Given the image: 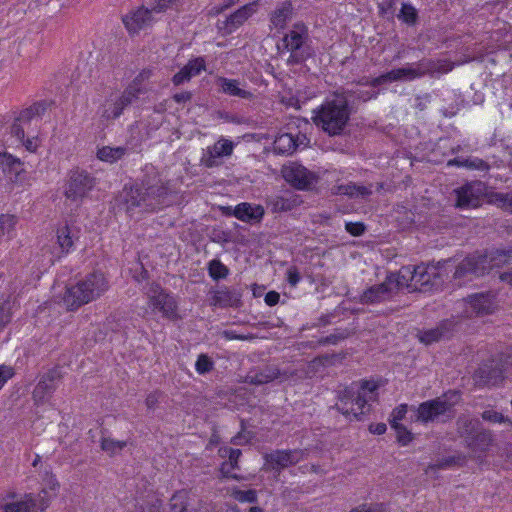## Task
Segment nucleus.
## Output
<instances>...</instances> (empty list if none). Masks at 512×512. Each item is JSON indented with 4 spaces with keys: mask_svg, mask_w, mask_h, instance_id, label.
<instances>
[{
    "mask_svg": "<svg viewBox=\"0 0 512 512\" xmlns=\"http://www.w3.org/2000/svg\"><path fill=\"white\" fill-rule=\"evenodd\" d=\"M171 191L154 170L147 171L141 178L125 184L114 197L112 209L114 213L125 212L129 216L134 213L156 212L172 204Z\"/></svg>",
    "mask_w": 512,
    "mask_h": 512,
    "instance_id": "nucleus-1",
    "label": "nucleus"
},
{
    "mask_svg": "<svg viewBox=\"0 0 512 512\" xmlns=\"http://www.w3.org/2000/svg\"><path fill=\"white\" fill-rule=\"evenodd\" d=\"M333 99H327L314 110L313 121L329 136L343 134L352 113L354 112L351 89L341 87L332 93Z\"/></svg>",
    "mask_w": 512,
    "mask_h": 512,
    "instance_id": "nucleus-2",
    "label": "nucleus"
},
{
    "mask_svg": "<svg viewBox=\"0 0 512 512\" xmlns=\"http://www.w3.org/2000/svg\"><path fill=\"white\" fill-rule=\"evenodd\" d=\"M512 263V246L491 248L484 253L475 252L466 256L453 273L455 280H468L483 276L493 268Z\"/></svg>",
    "mask_w": 512,
    "mask_h": 512,
    "instance_id": "nucleus-3",
    "label": "nucleus"
},
{
    "mask_svg": "<svg viewBox=\"0 0 512 512\" xmlns=\"http://www.w3.org/2000/svg\"><path fill=\"white\" fill-rule=\"evenodd\" d=\"M378 388V383L373 380L354 381L338 391L337 402L331 408L341 413L350 422L362 421L371 410L367 392L373 394Z\"/></svg>",
    "mask_w": 512,
    "mask_h": 512,
    "instance_id": "nucleus-4",
    "label": "nucleus"
},
{
    "mask_svg": "<svg viewBox=\"0 0 512 512\" xmlns=\"http://www.w3.org/2000/svg\"><path fill=\"white\" fill-rule=\"evenodd\" d=\"M109 287L108 280L101 271L87 274L75 285L66 289L63 303L67 310L75 311L82 305L99 298Z\"/></svg>",
    "mask_w": 512,
    "mask_h": 512,
    "instance_id": "nucleus-5",
    "label": "nucleus"
},
{
    "mask_svg": "<svg viewBox=\"0 0 512 512\" xmlns=\"http://www.w3.org/2000/svg\"><path fill=\"white\" fill-rule=\"evenodd\" d=\"M454 267L451 260H442L436 264L420 263L413 266L410 278V287L419 292H435L443 288L449 277L448 269Z\"/></svg>",
    "mask_w": 512,
    "mask_h": 512,
    "instance_id": "nucleus-6",
    "label": "nucleus"
},
{
    "mask_svg": "<svg viewBox=\"0 0 512 512\" xmlns=\"http://www.w3.org/2000/svg\"><path fill=\"white\" fill-rule=\"evenodd\" d=\"M60 484L50 471L45 470L38 494L29 493L20 501L8 503L4 512H44L59 492Z\"/></svg>",
    "mask_w": 512,
    "mask_h": 512,
    "instance_id": "nucleus-7",
    "label": "nucleus"
},
{
    "mask_svg": "<svg viewBox=\"0 0 512 512\" xmlns=\"http://www.w3.org/2000/svg\"><path fill=\"white\" fill-rule=\"evenodd\" d=\"M445 399L437 397L435 399L427 400L415 406H410V410L415 412L414 417L411 419L423 424L433 422H446L453 417V407L457 403L454 398L459 397V391L449 390L443 394Z\"/></svg>",
    "mask_w": 512,
    "mask_h": 512,
    "instance_id": "nucleus-8",
    "label": "nucleus"
},
{
    "mask_svg": "<svg viewBox=\"0 0 512 512\" xmlns=\"http://www.w3.org/2000/svg\"><path fill=\"white\" fill-rule=\"evenodd\" d=\"M96 184L97 179L92 172L81 167H74L66 174L63 195L67 201L79 207L89 197Z\"/></svg>",
    "mask_w": 512,
    "mask_h": 512,
    "instance_id": "nucleus-9",
    "label": "nucleus"
},
{
    "mask_svg": "<svg viewBox=\"0 0 512 512\" xmlns=\"http://www.w3.org/2000/svg\"><path fill=\"white\" fill-rule=\"evenodd\" d=\"M309 39V30L302 21L293 24L292 30L287 33L283 42L285 47L291 51L288 63L300 65L314 55V50L306 42Z\"/></svg>",
    "mask_w": 512,
    "mask_h": 512,
    "instance_id": "nucleus-10",
    "label": "nucleus"
},
{
    "mask_svg": "<svg viewBox=\"0 0 512 512\" xmlns=\"http://www.w3.org/2000/svg\"><path fill=\"white\" fill-rule=\"evenodd\" d=\"M148 305L161 313L164 319L176 322L181 319L178 312V302L172 292L164 289L159 283L153 281L147 287Z\"/></svg>",
    "mask_w": 512,
    "mask_h": 512,
    "instance_id": "nucleus-11",
    "label": "nucleus"
},
{
    "mask_svg": "<svg viewBox=\"0 0 512 512\" xmlns=\"http://www.w3.org/2000/svg\"><path fill=\"white\" fill-rule=\"evenodd\" d=\"M456 207L475 209L482 205L487 196V186L480 180L468 182L455 190Z\"/></svg>",
    "mask_w": 512,
    "mask_h": 512,
    "instance_id": "nucleus-12",
    "label": "nucleus"
},
{
    "mask_svg": "<svg viewBox=\"0 0 512 512\" xmlns=\"http://www.w3.org/2000/svg\"><path fill=\"white\" fill-rule=\"evenodd\" d=\"M282 177L297 190H310L318 181V176L298 162L282 166Z\"/></svg>",
    "mask_w": 512,
    "mask_h": 512,
    "instance_id": "nucleus-13",
    "label": "nucleus"
},
{
    "mask_svg": "<svg viewBox=\"0 0 512 512\" xmlns=\"http://www.w3.org/2000/svg\"><path fill=\"white\" fill-rule=\"evenodd\" d=\"M459 329V321L455 317L441 320L436 327L419 330L417 338L420 343L429 346L440 341L450 340Z\"/></svg>",
    "mask_w": 512,
    "mask_h": 512,
    "instance_id": "nucleus-14",
    "label": "nucleus"
},
{
    "mask_svg": "<svg viewBox=\"0 0 512 512\" xmlns=\"http://www.w3.org/2000/svg\"><path fill=\"white\" fill-rule=\"evenodd\" d=\"M461 434L468 442V448H488L493 445L494 436L479 420L466 419L460 426Z\"/></svg>",
    "mask_w": 512,
    "mask_h": 512,
    "instance_id": "nucleus-15",
    "label": "nucleus"
},
{
    "mask_svg": "<svg viewBox=\"0 0 512 512\" xmlns=\"http://www.w3.org/2000/svg\"><path fill=\"white\" fill-rule=\"evenodd\" d=\"M62 368L54 366L43 375L32 392V398L35 404H44L55 392L57 383L62 379Z\"/></svg>",
    "mask_w": 512,
    "mask_h": 512,
    "instance_id": "nucleus-16",
    "label": "nucleus"
},
{
    "mask_svg": "<svg viewBox=\"0 0 512 512\" xmlns=\"http://www.w3.org/2000/svg\"><path fill=\"white\" fill-rule=\"evenodd\" d=\"M289 131H281L276 136L273 142V151L278 155H292L300 146H308L310 140L306 134L301 133L295 128L296 133L291 131L290 127H287Z\"/></svg>",
    "mask_w": 512,
    "mask_h": 512,
    "instance_id": "nucleus-17",
    "label": "nucleus"
},
{
    "mask_svg": "<svg viewBox=\"0 0 512 512\" xmlns=\"http://www.w3.org/2000/svg\"><path fill=\"white\" fill-rule=\"evenodd\" d=\"M256 6L255 1L248 3L230 14L224 21L218 20L216 26L219 33L223 36L231 35L255 13Z\"/></svg>",
    "mask_w": 512,
    "mask_h": 512,
    "instance_id": "nucleus-18",
    "label": "nucleus"
},
{
    "mask_svg": "<svg viewBox=\"0 0 512 512\" xmlns=\"http://www.w3.org/2000/svg\"><path fill=\"white\" fill-rule=\"evenodd\" d=\"M225 215L233 216L242 222L250 225L261 223L265 215L264 208L259 204H252L249 202H242L235 207H226Z\"/></svg>",
    "mask_w": 512,
    "mask_h": 512,
    "instance_id": "nucleus-19",
    "label": "nucleus"
},
{
    "mask_svg": "<svg viewBox=\"0 0 512 512\" xmlns=\"http://www.w3.org/2000/svg\"><path fill=\"white\" fill-rule=\"evenodd\" d=\"M234 143L231 140L221 138L208 147L201 158V164L206 168H214L222 165V158L232 155Z\"/></svg>",
    "mask_w": 512,
    "mask_h": 512,
    "instance_id": "nucleus-20",
    "label": "nucleus"
},
{
    "mask_svg": "<svg viewBox=\"0 0 512 512\" xmlns=\"http://www.w3.org/2000/svg\"><path fill=\"white\" fill-rule=\"evenodd\" d=\"M394 282L397 283V285L400 284L398 278H396L394 274L388 275L383 283L370 286L364 290L359 297V302L364 305L383 302L390 296L392 291L390 284Z\"/></svg>",
    "mask_w": 512,
    "mask_h": 512,
    "instance_id": "nucleus-21",
    "label": "nucleus"
},
{
    "mask_svg": "<svg viewBox=\"0 0 512 512\" xmlns=\"http://www.w3.org/2000/svg\"><path fill=\"white\" fill-rule=\"evenodd\" d=\"M0 169L11 183L23 184L26 180L23 163L9 153H0Z\"/></svg>",
    "mask_w": 512,
    "mask_h": 512,
    "instance_id": "nucleus-22",
    "label": "nucleus"
},
{
    "mask_svg": "<svg viewBox=\"0 0 512 512\" xmlns=\"http://www.w3.org/2000/svg\"><path fill=\"white\" fill-rule=\"evenodd\" d=\"M466 301L471 308L469 316H484L491 314L494 312L496 306L495 294L491 291L471 294L467 296ZM466 312L468 313V310Z\"/></svg>",
    "mask_w": 512,
    "mask_h": 512,
    "instance_id": "nucleus-23",
    "label": "nucleus"
},
{
    "mask_svg": "<svg viewBox=\"0 0 512 512\" xmlns=\"http://www.w3.org/2000/svg\"><path fill=\"white\" fill-rule=\"evenodd\" d=\"M210 304L220 308H240L243 306L242 292L238 288L223 287L212 292Z\"/></svg>",
    "mask_w": 512,
    "mask_h": 512,
    "instance_id": "nucleus-24",
    "label": "nucleus"
},
{
    "mask_svg": "<svg viewBox=\"0 0 512 512\" xmlns=\"http://www.w3.org/2000/svg\"><path fill=\"white\" fill-rule=\"evenodd\" d=\"M59 257L66 256L75 250V242L79 240V229L65 223L57 229Z\"/></svg>",
    "mask_w": 512,
    "mask_h": 512,
    "instance_id": "nucleus-25",
    "label": "nucleus"
},
{
    "mask_svg": "<svg viewBox=\"0 0 512 512\" xmlns=\"http://www.w3.org/2000/svg\"><path fill=\"white\" fill-rule=\"evenodd\" d=\"M206 70V62L203 57H196L188 61V63L181 68L172 77V83L174 86L183 85L189 82L192 77L199 75L202 71Z\"/></svg>",
    "mask_w": 512,
    "mask_h": 512,
    "instance_id": "nucleus-26",
    "label": "nucleus"
},
{
    "mask_svg": "<svg viewBox=\"0 0 512 512\" xmlns=\"http://www.w3.org/2000/svg\"><path fill=\"white\" fill-rule=\"evenodd\" d=\"M303 450H273L270 454H266L265 458L272 465L273 469H283L293 465L302 457Z\"/></svg>",
    "mask_w": 512,
    "mask_h": 512,
    "instance_id": "nucleus-27",
    "label": "nucleus"
},
{
    "mask_svg": "<svg viewBox=\"0 0 512 512\" xmlns=\"http://www.w3.org/2000/svg\"><path fill=\"white\" fill-rule=\"evenodd\" d=\"M150 18V10L140 7L135 10H131L128 14L123 16L122 21L127 31L130 34H135L144 28Z\"/></svg>",
    "mask_w": 512,
    "mask_h": 512,
    "instance_id": "nucleus-28",
    "label": "nucleus"
},
{
    "mask_svg": "<svg viewBox=\"0 0 512 512\" xmlns=\"http://www.w3.org/2000/svg\"><path fill=\"white\" fill-rule=\"evenodd\" d=\"M189 492L186 489L176 491L169 500L167 507L162 512H187ZM161 501L156 500L150 508V512H160Z\"/></svg>",
    "mask_w": 512,
    "mask_h": 512,
    "instance_id": "nucleus-29",
    "label": "nucleus"
},
{
    "mask_svg": "<svg viewBox=\"0 0 512 512\" xmlns=\"http://www.w3.org/2000/svg\"><path fill=\"white\" fill-rule=\"evenodd\" d=\"M282 375L281 371L274 366H265L262 369H254L246 375V382L252 385L269 383Z\"/></svg>",
    "mask_w": 512,
    "mask_h": 512,
    "instance_id": "nucleus-30",
    "label": "nucleus"
},
{
    "mask_svg": "<svg viewBox=\"0 0 512 512\" xmlns=\"http://www.w3.org/2000/svg\"><path fill=\"white\" fill-rule=\"evenodd\" d=\"M222 450H219L221 452ZM225 454L221 455L225 457L228 453V460H225L220 466V473L223 478L240 479V476L235 472L239 470L238 460L241 456L242 450H223Z\"/></svg>",
    "mask_w": 512,
    "mask_h": 512,
    "instance_id": "nucleus-31",
    "label": "nucleus"
},
{
    "mask_svg": "<svg viewBox=\"0 0 512 512\" xmlns=\"http://www.w3.org/2000/svg\"><path fill=\"white\" fill-rule=\"evenodd\" d=\"M217 84L220 87L221 92L227 95L236 96L246 100H250L254 97L252 92L241 89L239 87L240 82L237 79L219 77Z\"/></svg>",
    "mask_w": 512,
    "mask_h": 512,
    "instance_id": "nucleus-32",
    "label": "nucleus"
},
{
    "mask_svg": "<svg viewBox=\"0 0 512 512\" xmlns=\"http://www.w3.org/2000/svg\"><path fill=\"white\" fill-rule=\"evenodd\" d=\"M293 14V5L291 1L282 2L271 14L270 22L278 30L286 28L287 21L291 19Z\"/></svg>",
    "mask_w": 512,
    "mask_h": 512,
    "instance_id": "nucleus-33",
    "label": "nucleus"
},
{
    "mask_svg": "<svg viewBox=\"0 0 512 512\" xmlns=\"http://www.w3.org/2000/svg\"><path fill=\"white\" fill-rule=\"evenodd\" d=\"M392 82H408L422 78L416 64L407 63L405 66L389 71Z\"/></svg>",
    "mask_w": 512,
    "mask_h": 512,
    "instance_id": "nucleus-34",
    "label": "nucleus"
},
{
    "mask_svg": "<svg viewBox=\"0 0 512 512\" xmlns=\"http://www.w3.org/2000/svg\"><path fill=\"white\" fill-rule=\"evenodd\" d=\"M465 463L466 457L461 454L447 456L440 459L437 463L429 465L425 470V473L427 475H430L432 473H435L437 470H446L462 467Z\"/></svg>",
    "mask_w": 512,
    "mask_h": 512,
    "instance_id": "nucleus-35",
    "label": "nucleus"
},
{
    "mask_svg": "<svg viewBox=\"0 0 512 512\" xmlns=\"http://www.w3.org/2000/svg\"><path fill=\"white\" fill-rule=\"evenodd\" d=\"M300 203L301 200L295 195H291L289 197L278 196L271 199L268 202V206L271 208L272 212L279 213L291 211L298 207Z\"/></svg>",
    "mask_w": 512,
    "mask_h": 512,
    "instance_id": "nucleus-36",
    "label": "nucleus"
},
{
    "mask_svg": "<svg viewBox=\"0 0 512 512\" xmlns=\"http://www.w3.org/2000/svg\"><path fill=\"white\" fill-rule=\"evenodd\" d=\"M337 194L346 195L350 198L366 199L372 194V190L370 187L349 182L347 184L338 185Z\"/></svg>",
    "mask_w": 512,
    "mask_h": 512,
    "instance_id": "nucleus-37",
    "label": "nucleus"
},
{
    "mask_svg": "<svg viewBox=\"0 0 512 512\" xmlns=\"http://www.w3.org/2000/svg\"><path fill=\"white\" fill-rule=\"evenodd\" d=\"M127 151L128 148L124 146H102L101 148L97 149L96 157L100 161L113 164L121 160L126 155Z\"/></svg>",
    "mask_w": 512,
    "mask_h": 512,
    "instance_id": "nucleus-38",
    "label": "nucleus"
},
{
    "mask_svg": "<svg viewBox=\"0 0 512 512\" xmlns=\"http://www.w3.org/2000/svg\"><path fill=\"white\" fill-rule=\"evenodd\" d=\"M476 377L484 384L493 385L503 378L501 369L486 364L478 368Z\"/></svg>",
    "mask_w": 512,
    "mask_h": 512,
    "instance_id": "nucleus-39",
    "label": "nucleus"
},
{
    "mask_svg": "<svg viewBox=\"0 0 512 512\" xmlns=\"http://www.w3.org/2000/svg\"><path fill=\"white\" fill-rule=\"evenodd\" d=\"M397 18L406 25L413 27L419 22L418 10L409 2H403Z\"/></svg>",
    "mask_w": 512,
    "mask_h": 512,
    "instance_id": "nucleus-40",
    "label": "nucleus"
},
{
    "mask_svg": "<svg viewBox=\"0 0 512 512\" xmlns=\"http://www.w3.org/2000/svg\"><path fill=\"white\" fill-rule=\"evenodd\" d=\"M126 108L127 107L119 97L115 101H106L103 105L101 117L105 120L117 119L122 115Z\"/></svg>",
    "mask_w": 512,
    "mask_h": 512,
    "instance_id": "nucleus-41",
    "label": "nucleus"
},
{
    "mask_svg": "<svg viewBox=\"0 0 512 512\" xmlns=\"http://www.w3.org/2000/svg\"><path fill=\"white\" fill-rule=\"evenodd\" d=\"M209 277L214 281L226 279L230 273L229 268L218 258H214L207 263Z\"/></svg>",
    "mask_w": 512,
    "mask_h": 512,
    "instance_id": "nucleus-42",
    "label": "nucleus"
},
{
    "mask_svg": "<svg viewBox=\"0 0 512 512\" xmlns=\"http://www.w3.org/2000/svg\"><path fill=\"white\" fill-rule=\"evenodd\" d=\"M144 93V89L137 86V82L130 83L119 96L126 107H129L139 99V95Z\"/></svg>",
    "mask_w": 512,
    "mask_h": 512,
    "instance_id": "nucleus-43",
    "label": "nucleus"
},
{
    "mask_svg": "<svg viewBox=\"0 0 512 512\" xmlns=\"http://www.w3.org/2000/svg\"><path fill=\"white\" fill-rule=\"evenodd\" d=\"M489 201L503 210L512 212V191L510 192H492Z\"/></svg>",
    "mask_w": 512,
    "mask_h": 512,
    "instance_id": "nucleus-44",
    "label": "nucleus"
},
{
    "mask_svg": "<svg viewBox=\"0 0 512 512\" xmlns=\"http://www.w3.org/2000/svg\"><path fill=\"white\" fill-rule=\"evenodd\" d=\"M464 168L468 170H476L482 173V177H485L488 174L491 166L488 162L484 161L479 157L470 156L468 158H465Z\"/></svg>",
    "mask_w": 512,
    "mask_h": 512,
    "instance_id": "nucleus-45",
    "label": "nucleus"
},
{
    "mask_svg": "<svg viewBox=\"0 0 512 512\" xmlns=\"http://www.w3.org/2000/svg\"><path fill=\"white\" fill-rule=\"evenodd\" d=\"M215 368V362L211 356L207 353H201L198 355L195 362V370L199 375H206L213 371Z\"/></svg>",
    "mask_w": 512,
    "mask_h": 512,
    "instance_id": "nucleus-46",
    "label": "nucleus"
},
{
    "mask_svg": "<svg viewBox=\"0 0 512 512\" xmlns=\"http://www.w3.org/2000/svg\"><path fill=\"white\" fill-rule=\"evenodd\" d=\"M348 336L349 332L346 329L336 328L332 334L319 338L316 343L318 346L337 345Z\"/></svg>",
    "mask_w": 512,
    "mask_h": 512,
    "instance_id": "nucleus-47",
    "label": "nucleus"
},
{
    "mask_svg": "<svg viewBox=\"0 0 512 512\" xmlns=\"http://www.w3.org/2000/svg\"><path fill=\"white\" fill-rule=\"evenodd\" d=\"M255 437V434L247 430L244 426V421L241 420V429L240 431L231 438V443L235 446H245V445H251L252 439Z\"/></svg>",
    "mask_w": 512,
    "mask_h": 512,
    "instance_id": "nucleus-48",
    "label": "nucleus"
},
{
    "mask_svg": "<svg viewBox=\"0 0 512 512\" xmlns=\"http://www.w3.org/2000/svg\"><path fill=\"white\" fill-rule=\"evenodd\" d=\"M416 64V68L422 74V77L425 75H429L430 77H435L436 74V60L431 58H422Z\"/></svg>",
    "mask_w": 512,
    "mask_h": 512,
    "instance_id": "nucleus-49",
    "label": "nucleus"
},
{
    "mask_svg": "<svg viewBox=\"0 0 512 512\" xmlns=\"http://www.w3.org/2000/svg\"><path fill=\"white\" fill-rule=\"evenodd\" d=\"M232 496L235 500H237L241 503H256L258 500L257 492L254 489H249V490L234 489L232 491Z\"/></svg>",
    "mask_w": 512,
    "mask_h": 512,
    "instance_id": "nucleus-50",
    "label": "nucleus"
},
{
    "mask_svg": "<svg viewBox=\"0 0 512 512\" xmlns=\"http://www.w3.org/2000/svg\"><path fill=\"white\" fill-rule=\"evenodd\" d=\"M397 437V441L402 446H407L413 439V434L403 424L392 425L391 427Z\"/></svg>",
    "mask_w": 512,
    "mask_h": 512,
    "instance_id": "nucleus-51",
    "label": "nucleus"
},
{
    "mask_svg": "<svg viewBox=\"0 0 512 512\" xmlns=\"http://www.w3.org/2000/svg\"><path fill=\"white\" fill-rule=\"evenodd\" d=\"M408 409H410V407L405 403L400 404L397 407H395L390 414V418H389L390 426L392 427V425L401 424L400 421H402L406 417Z\"/></svg>",
    "mask_w": 512,
    "mask_h": 512,
    "instance_id": "nucleus-52",
    "label": "nucleus"
},
{
    "mask_svg": "<svg viewBox=\"0 0 512 512\" xmlns=\"http://www.w3.org/2000/svg\"><path fill=\"white\" fill-rule=\"evenodd\" d=\"M481 417L484 421L491 423H510V420L502 413L489 409L482 412Z\"/></svg>",
    "mask_w": 512,
    "mask_h": 512,
    "instance_id": "nucleus-53",
    "label": "nucleus"
},
{
    "mask_svg": "<svg viewBox=\"0 0 512 512\" xmlns=\"http://www.w3.org/2000/svg\"><path fill=\"white\" fill-rule=\"evenodd\" d=\"M16 225V218L13 215L1 214L0 215V238L6 233L14 229Z\"/></svg>",
    "mask_w": 512,
    "mask_h": 512,
    "instance_id": "nucleus-54",
    "label": "nucleus"
},
{
    "mask_svg": "<svg viewBox=\"0 0 512 512\" xmlns=\"http://www.w3.org/2000/svg\"><path fill=\"white\" fill-rule=\"evenodd\" d=\"M210 239L212 242L224 245L232 241L231 232L221 229H213Z\"/></svg>",
    "mask_w": 512,
    "mask_h": 512,
    "instance_id": "nucleus-55",
    "label": "nucleus"
},
{
    "mask_svg": "<svg viewBox=\"0 0 512 512\" xmlns=\"http://www.w3.org/2000/svg\"><path fill=\"white\" fill-rule=\"evenodd\" d=\"M398 0H383L381 3H378V13L381 17H386L388 14L393 17L396 3Z\"/></svg>",
    "mask_w": 512,
    "mask_h": 512,
    "instance_id": "nucleus-56",
    "label": "nucleus"
},
{
    "mask_svg": "<svg viewBox=\"0 0 512 512\" xmlns=\"http://www.w3.org/2000/svg\"><path fill=\"white\" fill-rule=\"evenodd\" d=\"M345 230L354 237L362 236L366 231V226L363 222H346Z\"/></svg>",
    "mask_w": 512,
    "mask_h": 512,
    "instance_id": "nucleus-57",
    "label": "nucleus"
},
{
    "mask_svg": "<svg viewBox=\"0 0 512 512\" xmlns=\"http://www.w3.org/2000/svg\"><path fill=\"white\" fill-rule=\"evenodd\" d=\"M164 394L160 390H155L149 393L145 400V405L148 410H155Z\"/></svg>",
    "mask_w": 512,
    "mask_h": 512,
    "instance_id": "nucleus-58",
    "label": "nucleus"
},
{
    "mask_svg": "<svg viewBox=\"0 0 512 512\" xmlns=\"http://www.w3.org/2000/svg\"><path fill=\"white\" fill-rule=\"evenodd\" d=\"M15 375V370L12 366L2 364L0 365V390L4 387V385L13 378Z\"/></svg>",
    "mask_w": 512,
    "mask_h": 512,
    "instance_id": "nucleus-59",
    "label": "nucleus"
},
{
    "mask_svg": "<svg viewBox=\"0 0 512 512\" xmlns=\"http://www.w3.org/2000/svg\"><path fill=\"white\" fill-rule=\"evenodd\" d=\"M344 358V355L337 353H325L319 355L317 360L324 366L333 365L336 361H341Z\"/></svg>",
    "mask_w": 512,
    "mask_h": 512,
    "instance_id": "nucleus-60",
    "label": "nucleus"
},
{
    "mask_svg": "<svg viewBox=\"0 0 512 512\" xmlns=\"http://www.w3.org/2000/svg\"><path fill=\"white\" fill-rule=\"evenodd\" d=\"M286 280L291 287H296L301 280V274L296 266H290L286 271Z\"/></svg>",
    "mask_w": 512,
    "mask_h": 512,
    "instance_id": "nucleus-61",
    "label": "nucleus"
},
{
    "mask_svg": "<svg viewBox=\"0 0 512 512\" xmlns=\"http://www.w3.org/2000/svg\"><path fill=\"white\" fill-rule=\"evenodd\" d=\"M181 0H155L153 10L157 13L165 12L180 3Z\"/></svg>",
    "mask_w": 512,
    "mask_h": 512,
    "instance_id": "nucleus-62",
    "label": "nucleus"
},
{
    "mask_svg": "<svg viewBox=\"0 0 512 512\" xmlns=\"http://www.w3.org/2000/svg\"><path fill=\"white\" fill-rule=\"evenodd\" d=\"M350 512H385V508L383 504H362Z\"/></svg>",
    "mask_w": 512,
    "mask_h": 512,
    "instance_id": "nucleus-63",
    "label": "nucleus"
},
{
    "mask_svg": "<svg viewBox=\"0 0 512 512\" xmlns=\"http://www.w3.org/2000/svg\"><path fill=\"white\" fill-rule=\"evenodd\" d=\"M436 63V74H446L454 68V62L449 59H436Z\"/></svg>",
    "mask_w": 512,
    "mask_h": 512,
    "instance_id": "nucleus-64",
    "label": "nucleus"
}]
</instances>
